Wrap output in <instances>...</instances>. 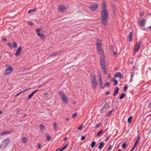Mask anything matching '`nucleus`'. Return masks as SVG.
I'll use <instances>...</instances> for the list:
<instances>
[{"mask_svg": "<svg viewBox=\"0 0 151 151\" xmlns=\"http://www.w3.org/2000/svg\"><path fill=\"white\" fill-rule=\"evenodd\" d=\"M132 119V116H130L128 119L127 122L128 123H130L131 122V121Z\"/></svg>", "mask_w": 151, "mask_h": 151, "instance_id": "nucleus-31", "label": "nucleus"}, {"mask_svg": "<svg viewBox=\"0 0 151 151\" xmlns=\"http://www.w3.org/2000/svg\"><path fill=\"white\" fill-rule=\"evenodd\" d=\"M77 113H74L72 115V117L74 118L77 115Z\"/></svg>", "mask_w": 151, "mask_h": 151, "instance_id": "nucleus-38", "label": "nucleus"}, {"mask_svg": "<svg viewBox=\"0 0 151 151\" xmlns=\"http://www.w3.org/2000/svg\"><path fill=\"white\" fill-rule=\"evenodd\" d=\"M113 111V109H112L109 112V114L108 116H109L110 115H111L112 112Z\"/></svg>", "mask_w": 151, "mask_h": 151, "instance_id": "nucleus-49", "label": "nucleus"}, {"mask_svg": "<svg viewBox=\"0 0 151 151\" xmlns=\"http://www.w3.org/2000/svg\"><path fill=\"white\" fill-rule=\"evenodd\" d=\"M28 23L31 26H32L33 25V24L32 23L30 22H28Z\"/></svg>", "mask_w": 151, "mask_h": 151, "instance_id": "nucleus-56", "label": "nucleus"}, {"mask_svg": "<svg viewBox=\"0 0 151 151\" xmlns=\"http://www.w3.org/2000/svg\"><path fill=\"white\" fill-rule=\"evenodd\" d=\"M101 8L102 10H107L106 9V4L105 2H103L101 6Z\"/></svg>", "mask_w": 151, "mask_h": 151, "instance_id": "nucleus-16", "label": "nucleus"}, {"mask_svg": "<svg viewBox=\"0 0 151 151\" xmlns=\"http://www.w3.org/2000/svg\"><path fill=\"white\" fill-rule=\"evenodd\" d=\"M135 147H133L132 148V150L130 151H133L134 149H135Z\"/></svg>", "mask_w": 151, "mask_h": 151, "instance_id": "nucleus-62", "label": "nucleus"}, {"mask_svg": "<svg viewBox=\"0 0 151 151\" xmlns=\"http://www.w3.org/2000/svg\"><path fill=\"white\" fill-rule=\"evenodd\" d=\"M83 125V124L81 125L79 127H78V129L79 130H81L82 129Z\"/></svg>", "mask_w": 151, "mask_h": 151, "instance_id": "nucleus-35", "label": "nucleus"}, {"mask_svg": "<svg viewBox=\"0 0 151 151\" xmlns=\"http://www.w3.org/2000/svg\"><path fill=\"white\" fill-rule=\"evenodd\" d=\"M125 94L124 93H122L121 95L119 97V99H123L124 97L125 96Z\"/></svg>", "mask_w": 151, "mask_h": 151, "instance_id": "nucleus-27", "label": "nucleus"}, {"mask_svg": "<svg viewBox=\"0 0 151 151\" xmlns=\"http://www.w3.org/2000/svg\"><path fill=\"white\" fill-rule=\"evenodd\" d=\"M67 139V137H65L64 139V141H66V140Z\"/></svg>", "mask_w": 151, "mask_h": 151, "instance_id": "nucleus-60", "label": "nucleus"}, {"mask_svg": "<svg viewBox=\"0 0 151 151\" xmlns=\"http://www.w3.org/2000/svg\"><path fill=\"white\" fill-rule=\"evenodd\" d=\"M45 84V83H43L40 85L39 86H38V88H40L42 86L44 85Z\"/></svg>", "mask_w": 151, "mask_h": 151, "instance_id": "nucleus-50", "label": "nucleus"}, {"mask_svg": "<svg viewBox=\"0 0 151 151\" xmlns=\"http://www.w3.org/2000/svg\"><path fill=\"white\" fill-rule=\"evenodd\" d=\"M3 40L4 41H6V38H4Z\"/></svg>", "mask_w": 151, "mask_h": 151, "instance_id": "nucleus-63", "label": "nucleus"}, {"mask_svg": "<svg viewBox=\"0 0 151 151\" xmlns=\"http://www.w3.org/2000/svg\"><path fill=\"white\" fill-rule=\"evenodd\" d=\"M128 88V87L127 86H125L124 87V89L125 91H126Z\"/></svg>", "mask_w": 151, "mask_h": 151, "instance_id": "nucleus-46", "label": "nucleus"}, {"mask_svg": "<svg viewBox=\"0 0 151 151\" xmlns=\"http://www.w3.org/2000/svg\"><path fill=\"white\" fill-rule=\"evenodd\" d=\"M46 138L47 140H49L50 139V136L49 135H47L46 136Z\"/></svg>", "mask_w": 151, "mask_h": 151, "instance_id": "nucleus-43", "label": "nucleus"}, {"mask_svg": "<svg viewBox=\"0 0 151 151\" xmlns=\"http://www.w3.org/2000/svg\"><path fill=\"white\" fill-rule=\"evenodd\" d=\"M148 107L149 108H151V103H150L148 105Z\"/></svg>", "mask_w": 151, "mask_h": 151, "instance_id": "nucleus-54", "label": "nucleus"}, {"mask_svg": "<svg viewBox=\"0 0 151 151\" xmlns=\"http://www.w3.org/2000/svg\"><path fill=\"white\" fill-rule=\"evenodd\" d=\"M127 147V143L124 142L122 145V148L124 149H126Z\"/></svg>", "mask_w": 151, "mask_h": 151, "instance_id": "nucleus-24", "label": "nucleus"}, {"mask_svg": "<svg viewBox=\"0 0 151 151\" xmlns=\"http://www.w3.org/2000/svg\"><path fill=\"white\" fill-rule=\"evenodd\" d=\"M100 55V64L102 68L103 69V71L104 72V75L106 74V63L105 60V56L104 54L103 55Z\"/></svg>", "mask_w": 151, "mask_h": 151, "instance_id": "nucleus-2", "label": "nucleus"}, {"mask_svg": "<svg viewBox=\"0 0 151 151\" xmlns=\"http://www.w3.org/2000/svg\"><path fill=\"white\" fill-rule=\"evenodd\" d=\"M96 142L95 141L92 142L91 144V146L92 148H93L95 146Z\"/></svg>", "mask_w": 151, "mask_h": 151, "instance_id": "nucleus-29", "label": "nucleus"}, {"mask_svg": "<svg viewBox=\"0 0 151 151\" xmlns=\"http://www.w3.org/2000/svg\"><path fill=\"white\" fill-rule=\"evenodd\" d=\"M98 7L97 4H93L91 5L90 8L91 10L94 11Z\"/></svg>", "mask_w": 151, "mask_h": 151, "instance_id": "nucleus-11", "label": "nucleus"}, {"mask_svg": "<svg viewBox=\"0 0 151 151\" xmlns=\"http://www.w3.org/2000/svg\"><path fill=\"white\" fill-rule=\"evenodd\" d=\"M100 78L99 79V85L100 86V87L101 88H104L105 86L102 87V79L101 77V76H100Z\"/></svg>", "mask_w": 151, "mask_h": 151, "instance_id": "nucleus-15", "label": "nucleus"}, {"mask_svg": "<svg viewBox=\"0 0 151 151\" xmlns=\"http://www.w3.org/2000/svg\"><path fill=\"white\" fill-rule=\"evenodd\" d=\"M100 145L98 147V149L100 150H101L104 146V145L103 142L99 143Z\"/></svg>", "mask_w": 151, "mask_h": 151, "instance_id": "nucleus-18", "label": "nucleus"}, {"mask_svg": "<svg viewBox=\"0 0 151 151\" xmlns=\"http://www.w3.org/2000/svg\"><path fill=\"white\" fill-rule=\"evenodd\" d=\"M138 142L137 141H136V142L135 143L134 146L133 147L135 148V147L137 146V144H138Z\"/></svg>", "mask_w": 151, "mask_h": 151, "instance_id": "nucleus-44", "label": "nucleus"}, {"mask_svg": "<svg viewBox=\"0 0 151 151\" xmlns=\"http://www.w3.org/2000/svg\"><path fill=\"white\" fill-rule=\"evenodd\" d=\"M38 91L37 90H35V91H34L33 92H32L31 94H29V96H28V97L27 98V99H30L31 98V97L37 91Z\"/></svg>", "mask_w": 151, "mask_h": 151, "instance_id": "nucleus-20", "label": "nucleus"}, {"mask_svg": "<svg viewBox=\"0 0 151 151\" xmlns=\"http://www.w3.org/2000/svg\"><path fill=\"white\" fill-rule=\"evenodd\" d=\"M101 22L103 24L106 25L108 22L109 14L107 10H102L101 12Z\"/></svg>", "mask_w": 151, "mask_h": 151, "instance_id": "nucleus-1", "label": "nucleus"}, {"mask_svg": "<svg viewBox=\"0 0 151 151\" xmlns=\"http://www.w3.org/2000/svg\"><path fill=\"white\" fill-rule=\"evenodd\" d=\"M64 150L63 149V148L61 150H60V149H57L55 151H58V150H60V151H63V150Z\"/></svg>", "mask_w": 151, "mask_h": 151, "instance_id": "nucleus-48", "label": "nucleus"}, {"mask_svg": "<svg viewBox=\"0 0 151 151\" xmlns=\"http://www.w3.org/2000/svg\"><path fill=\"white\" fill-rule=\"evenodd\" d=\"M53 125L54 127V130H56L57 129V124L56 122H55L53 124Z\"/></svg>", "mask_w": 151, "mask_h": 151, "instance_id": "nucleus-28", "label": "nucleus"}, {"mask_svg": "<svg viewBox=\"0 0 151 151\" xmlns=\"http://www.w3.org/2000/svg\"><path fill=\"white\" fill-rule=\"evenodd\" d=\"M68 142H67V143L63 147V149L64 150L68 146Z\"/></svg>", "mask_w": 151, "mask_h": 151, "instance_id": "nucleus-34", "label": "nucleus"}, {"mask_svg": "<svg viewBox=\"0 0 151 151\" xmlns=\"http://www.w3.org/2000/svg\"><path fill=\"white\" fill-rule=\"evenodd\" d=\"M132 32H130L129 35L128 40L129 41L131 42L132 40Z\"/></svg>", "mask_w": 151, "mask_h": 151, "instance_id": "nucleus-21", "label": "nucleus"}, {"mask_svg": "<svg viewBox=\"0 0 151 151\" xmlns=\"http://www.w3.org/2000/svg\"><path fill=\"white\" fill-rule=\"evenodd\" d=\"M146 20L145 19H142L141 21H138V23L139 25L140 26L142 27L145 25V23Z\"/></svg>", "mask_w": 151, "mask_h": 151, "instance_id": "nucleus-12", "label": "nucleus"}, {"mask_svg": "<svg viewBox=\"0 0 151 151\" xmlns=\"http://www.w3.org/2000/svg\"><path fill=\"white\" fill-rule=\"evenodd\" d=\"M40 129L42 130L45 127L44 125H40Z\"/></svg>", "mask_w": 151, "mask_h": 151, "instance_id": "nucleus-40", "label": "nucleus"}, {"mask_svg": "<svg viewBox=\"0 0 151 151\" xmlns=\"http://www.w3.org/2000/svg\"><path fill=\"white\" fill-rule=\"evenodd\" d=\"M110 93V92L109 91H107L106 93V95H108V94H109Z\"/></svg>", "mask_w": 151, "mask_h": 151, "instance_id": "nucleus-59", "label": "nucleus"}, {"mask_svg": "<svg viewBox=\"0 0 151 151\" xmlns=\"http://www.w3.org/2000/svg\"><path fill=\"white\" fill-rule=\"evenodd\" d=\"M8 45L9 46L10 48H11L12 47V45L10 43H7Z\"/></svg>", "mask_w": 151, "mask_h": 151, "instance_id": "nucleus-41", "label": "nucleus"}, {"mask_svg": "<svg viewBox=\"0 0 151 151\" xmlns=\"http://www.w3.org/2000/svg\"><path fill=\"white\" fill-rule=\"evenodd\" d=\"M135 147H133L132 148V150L130 151H133L134 149H135Z\"/></svg>", "mask_w": 151, "mask_h": 151, "instance_id": "nucleus-61", "label": "nucleus"}, {"mask_svg": "<svg viewBox=\"0 0 151 151\" xmlns=\"http://www.w3.org/2000/svg\"><path fill=\"white\" fill-rule=\"evenodd\" d=\"M140 17H142L144 16V14L143 13H140L139 14Z\"/></svg>", "mask_w": 151, "mask_h": 151, "instance_id": "nucleus-53", "label": "nucleus"}, {"mask_svg": "<svg viewBox=\"0 0 151 151\" xmlns=\"http://www.w3.org/2000/svg\"><path fill=\"white\" fill-rule=\"evenodd\" d=\"M10 132L11 131H4L1 132L0 134V135H4L5 134H9Z\"/></svg>", "mask_w": 151, "mask_h": 151, "instance_id": "nucleus-23", "label": "nucleus"}, {"mask_svg": "<svg viewBox=\"0 0 151 151\" xmlns=\"http://www.w3.org/2000/svg\"><path fill=\"white\" fill-rule=\"evenodd\" d=\"M103 130H100L99 132L97 134V136H99L101 134L102 132H103Z\"/></svg>", "mask_w": 151, "mask_h": 151, "instance_id": "nucleus-32", "label": "nucleus"}, {"mask_svg": "<svg viewBox=\"0 0 151 151\" xmlns=\"http://www.w3.org/2000/svg\"><path fill=\"white\" fill-rule=\"evenodd\" d=\"M96 45L98 52L99 55H103L104 52L102 48V46L101 41L99 39L96 40Z\"/></svg>", "mask_w": 151, "mask_h": 151, "instance_id": "nucleus-3", "label": "nucleus"}, {"mask_svg": "<svg viewBox=\"0 0 151 151\" xmlns=\"http://www.w3.org/2000/svg\"><path fill=\"white\" fill-rule=\"evenodd\" d=\"M109 139V137H107L106 139H105V141H107Z\"/></svg>", "mask_w": 151, "mask_h": 151, "instance_id": "nucleus-58", "label": "nucleus"}, {"mask_svg": "<svg viewBox=\"0 0 151 151\" xmlns=\"http://www.w3.org/2000/svg\"><path fill=\"white\" fill-rule=\"evenodd\" d=\"M85 139V137L84 136H82L81 138V140L82 141H83Z\"/></svg>", "mask_w": 151, "mask_h": 151, "instance_id": "nucleus-45", "label": "nucleus"}, {"mask_svg": "<svg viewBox=\"0 0 151 151\" xmlns=\"http://www.w3.org/2000/svg\"><path fill=\"white\" fill-rule=\"evenodd\" d=\"M140 42H137L135 44L133 49L134 51V52H136L138 50L140 47Z\"/></svg>", "mask_w": 151, "mask_h": 151, "instance_id": "nucleus-9", "label": "nucleus"}, {"mask_svg": "<svg viewBox=\"0 0 151 151\" xmlns=\"http://www.w3.org/2000/svg\"><path fill=\"white\" fill-rule=\"evenodd\" d=\"M37 147L39 149H41V145L40 144H38L37 145Z\"/></svg>", "mask_w": 151, "mask_h": 151, "instance_id": "nucleus-47", "label": "nucleus"}, {"mask_svg": "<svg viewBox=\"0 0 151 151\" xmlns=\"http://www.w3.org/2000/svg\"><path fill=\"white\" fill-rule=\"evenodd\" d=\"M59 53V52H53V53L51 54L50 56V57H53L55 56L58 54Z\"/></svg>", "mask_w": 151, "mask_h": 151, "instance_id": "nucleus-25", "label": "nucleus"}, {"mask_svg": "<svg viewBox=\"0 0 151 151\" xmlns=\"http://www.w3.org/2000/svg\"><path fill=\"white\" fill-rule=\"evenodd\" d=\"M139 139H140L139 137H138L137 138V140H136V141H137L138 142Z\"/></svg>", "mask_w": 151, "mask_h": 151, "instance_id": "nucleus-55", "label": "nucleus"}, {"mask_svg": "<svg viewBox=\"0 0 151 151\" xmlns=\"http://www.w3.org/2000/svg\"><path fill=\"white\" fill-rule=\"evenodd\" d=\"M22 142L24 143H26L28 142L27 138L25 137H22Z\"/></svg>", "mask_w": 151, "mask_h": 151, "instance_id": "nucleus-19", "label": "nucleus"}, {"mask_svg": "<svg viewBox=\"0 0 151 151\" xmlns=\"http://www.w3.org/2000/svg\"><path fill=\"white\" fill-rule=\"evenodd\" d=\"M121 74L120 72H116L114 76H121Z\"/></svg>", "mask_w": 151, "mask_h": 151, "instance_id": "nucleus-39", "label": "nucleus"}, {"mask_svg": "<svg viewBox=\"0 0 151 151\" xmlns=\"http://www.w3.org/2000/svg\"><path fill=\"white\" fill-rule=\"evenodd\" d=\"M29 89H26V90H24V91H22L21 92H20V93H18L16 95H15V96H18V95H19L21 93H23V92H24V91H27V90H29Z\"/></svg>", "mask_w": 151, "mask_h": 151, "instance_id": "nucleus-30", "label": "nucleus"}, {"mask_svg": "<svg viewBox=\"0 0 151 151\" xmlns=\"http://www.w3.org/2000/svg\"><path fill=\"white\" fill-rule=\"evenodd\" d=\"M112 147L111 145H110L109 146V147L108 149L107 150V151H109L111 150L112 148Z\"/></svg>", "mask_w": 151, "mask_h": 151, "instance_id": "nucleus-42", "label": "nucleus"}, {"mask_svg": "<svg viewBox=\"0 0 151 151\" xmlns=\"http://www.w3.org/2000/svg\"><path fill=\"white\" fill-rule=\"evenodd\" d=\"M41 30V28H39L36 30V32L37 35L39 36L42 39H44L45 38V35L39 33V32H40Z\"/></svg>", "mask_w": 151, "mask_h": 151, "instance_id": "nucleus-7", "label": "nucleus"}, {"mask_svg": "<svg viewBox=\"0 0 151 151\" xmlns=\"http://www.w3.org/2000/svg\"><path fill=\"white\" fill-rule=\"evenodd\" d=\"M100 124H97L96 125V128H99L100 127Z\"/></svg>", "mask_w": 151, "mask_h": 151, "instance_id": "nucleus-51", "label": "nucleus"}, {"mask_svg": "<svg viewBox=\"0 0 151 151\" xmlns=\"http://www.w3.org/2000/svg\"><path fill=\"white\" fill-rule=\"evenodd\" d=\"M37 10V9L36 8L33 9H30L28 11V12L29 14H31L33 12H35Z\"/></svg>", "mask_w": 151, "mask_h": 151, "instance_id": "nucleus-22", "label": "nucleus"}, {"mask_svg": "<svg viewBox=\"0 0 151 151\" xmlns=\"http://www.w3.org/2000/svg\"><path fill=\"white\" fill-rule=\"evenodd\" d=\"M106 110H105L104 109H102V108L100 110V112H101V113H104V112H105V111H106Z\"/></svg>", "mask_w": 151, "mask_h": 151, "instance_id": "nucleus-37", "label": "nucleus"}, {"mask_svg": "<svg viewBox=\"0 0 151 151\" xmlns=\"http://www.w3.org/2000/svg\"><path fill=\"white\" fill-rule=\"evenodd\" d=\"M109 107V104L107 103L105 104L102 107V109H104L105 110H107V109Z\"/></svg>", "mask_w": 151, "mask_h": 151, "instance_id": "nucleus-17", "label": "nucleus"}, {"mask_svg": "<svg viewBox=\"0 0 151 151\" xmlns=\"http://www.w3.org/2000/svg\"><path fill=\"white\" fill-rule=\"evenodd\" d=\"M12 68L11 67H9L5 70V75H8L11 73L12 71Z\"/></svg>", "mask_w": 151, "mask_h": 151, "instance_id": "nucleus-13", "label": "nucleus"}, {"mask_svg": "<svg viewBox=\"0 0 151 151\" xmlns=\"http://www.w3.org/2000/svg\"><path fill=\"white\" fill-rule=\"evenodd\" d=\"M12 44L14 48H16L17 47L18 45L16 42H13Z\"/></svg>", "mask_w": 151, "mask_h": 151, "instance_id": "nucleus-26", "label": "nucleus"}, {"mask_svg": "<svg viewBox=\"0 0 151 151\" xmlns=\"http://www.w3.org/2000/svg\"><path fill=\"white\" fill-rule=\"evenodd\" d=\"M66 119L67 121H68L69 120V118H66Z\"/></svg>", "mask_w": 151, "mask_h": 151, "instance_id": "nucleus-64", "label": "nucleus"}, {"mask_svg": "<svg viewBox=\"0 0 151 151\" xmlns=\"http://www.w3.org/2000/svg\"><path fill=\"white\" fill-rule=\"evenodd\" d=\"M119 90V88L118 87H116L115 88V90L114 91V92L113 93V95L115 96L118 93V91Z\"/></svg>", "mask_w": 151, "mask_h": 151, "instance_id": "nucleus-14", "label": "nucleus"}, {"mask_svg": "<svg viewBox=\"0 0 151 151\" xmlns=\"http://www.w3.org/2000/svg\"><path fill=\"white\" fill-rule=\"evenodd\" d=\"M9 142V138L6 139L2 141L1 142V147H2L3 148H4L7 145Z\"/></svg>", "mask_w": 151, "mask_h": 151, "instance_id": "nucleus-8", "label": "nucleus"}, {"mask_svg": "<svg viewBox=\"0 0 151 151\" xmlns=\"http://www.w3.org/2000/svg\"><path fill=\"white\" fill-rule=\"evenodd\" d=\"M22 51V47H19L16 53L15 54V55L16 56H18L20 55V53Z\"/></svg>", "mask_w": 151, "mask_h": 151, "instance_id": "nucleus-10", "label": "nucleus"}, {"mask_svg": "<svg viewBox=\"0 0 151 151\" xmlns=\"http://www.w3.org/2000/svg\"><path fill=\"white\" fill-rule=\"evenodd\" d=\"M110 49L111 50H113V48H114V47L113 46H111L110 47Z\"/></svg>", "mask_w": 151, "mask_h": 151, "instance_id": "nucleus-52", "label": "nucleus"}, {"mask_svg": "<svg viewBox=\"0 0 151 151\" xmlns=\"http://www.w3.org/2000/svg\"><path fill=\"white\" fill-rule=\"evenodd\" d=\"M67 9V8L63 5H60L58 8V10L61 13H64Z\"/></svg>", "mask_w": 151, "mask_h": 151, "instance_id": "nucleus-6", "label": "nucleus"}, {"mask_svg": "<svg viewBox=\"0 0 151 151\" xmlns=\"http://www.w3.org/2000/svg\"><path fill=\"white\" fill-rule=\"evenodd\" d=\"M59 95L63 102L66 104H68V98L67 96L64 94L63 91H60L59 92Z\"/></svg>", "mask_w": 151, "mask_h": 151, "instance_id": "nucleus-4", "label": "nucleus"}, {"mask_svg": "<svg viewBox=\"0 0 151 151\" xmlns=\"http://www.w3.org/2000/svg\"><path fill=\"white\" fill-rule=\"evenodd\" d=\"M90 81L93 88H96L98 85V82L96 81L95 76H92L90 78Z\"/></svg>", "mask_w": 151, "mask_h": 151, "instance_id": "nucleus-5", "label": "nucleus"}, {"mask_svg": "<svg viewBox=\"0 0 151 151\" xmlns=\"http://www.w3.org/2000/svg\"><path fill=\"white\" fill-rule=\"evenodd\" d=\"M113 82L114 83V86H116L118 84V82L116 80H114L113 81Z\"/></svg>", "mask_w": 151, "mask_h": 151, "instance_id": "nucleus-36", "label": "nucleus"}, {"mask_svg": "<svg viewBox=\"0 0 151 151\" xmlns=\"http://www.w3.org/2000/svg\"><path fill=\"white\" fill-rule=\"evenodd\" d=\"M104 86H106L107 87H110V83L109 82H107L105 83Z\"/></svg>", "mask_w": 151, "mask_h": 151, "instance_id": "nucleus-33", "label": "nucleus"}, {"mask_svg": "<svg viewBox=\"0 0 151 151\" xmlns=\"http://www.w3.org/2000/svg\"><path fill=\"white\" fill-rule=\"evenodd\" d=\"M116 77H119L120 78H123V76H115Z\"/></svg>", "mask_w": 151, "mask_h": 151, "instance_id": "nucleus-57", "label": "nucleus"}]
</instances>
